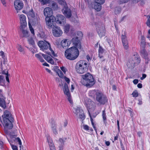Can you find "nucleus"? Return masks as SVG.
<instances>
[{
  "label": "nucleus",
  "instance_id": "nucleus-1",
  "mask_svg": "<svg viewBox=\"0 0 150 150\" xmlns=\"http://www.w3.org/2000/svg\"><path fill=\"white\" fill-rule=\"evenodd\" d=\"M2 117H3L2 123L4 128V132L7 134L8 133L7 129H11L13 128L12 123L14 122V119L10 112L7 110L4 112Z\"/></svg>",
  "mask_w": 150,
  "mask_h": 150
},
{
  "label": "nucleus",
  "instance_id": "nucleus-2",
  "mask_svg": "<svg viewBox=\"0 0 150 150\" xmlns=\"http://www.w3.org/2000/svg\"><path fill=\"white\" fill-rule=\"evenodd\" d=\"M79 54V52L78 48L74 47L66 50L64 54L66 58L70 60L75 59L78 57Z\"/></svg>",
  "mask_w": 150,
  "mask_h": 150
},
{
  "label": "nucleus",
  "instance_id": "nucleus-3",
  "mask_svg": "<svg viewBox=\"0 0 150 150\" xmlns=\"http://www.w3.org/2000/svg\"><path fill=\"white\" fill-rule=\"evenodd\" d=\"M82 84L87 87H90L93 86L95 82L93 76L89 73L82 76Z\"/></svg>",
  "mask_w": 150,
  "mask_h": 150
},
{
  "label": "nucleus",
  "instance_id": "nucleus-4",
  "mask_svg": "<svg viewBox=\"0 0 150 150\" xmlns=\"http://www.w3.org/2000/svg\"><path fill=\"white\" fill-rule=\"evenodd\" d=\"M87 64L86 61L84 60L79 61L76 64L75 66L76 71L80 74H83L86 72L88 70Z\"/></svg>",
  "mask_w": 150,
  "mask_h": 150
},
{
  "label": "nucleus",
  "instance_id": "nucleus-5",
  "mask_svg": "<svg viewBox=\"0 0 150 150\" xmlns=\"http://www.w3.org/2000/svg\"><path fill=\"white\" fill-rule=\"evenodd\" d=\"M140 62V58L137 54L133 55L130 57L127 63V66L129 68H133L135 64H138Z\"/></svg>",
  "mask_w": 150,
  "mask_h": 150
},
{
  "label": "nucleus",
  "instance_id": "nucleus-6",
  "mask_svg": "<svg viewBox=\"0 0 150 150\" xmlns=\"http://www.w3.org/2000/svg\"><path fill=\"white\" fill-rule=\"evenodd\" d=\"M57 1L60 4L64 6V8L62 10V12L63 14L67 18H70L71 15V11L70 9L67 7L65 0H57Z\"/></svg>",
  "mask_w": 150,
  "mask_h": 150
},
{
  "label": "nucleus",
  "instance_id": "nucleus-7",
  "mask_svg": "<svg viewBox=\"0 0 150 150\" xmlns=\"http://www.w3.org/2000/svg\"><path fill=\"white\" fill-rule=\"evenodd\" d=\"M50 123L53 134L57 135L58 134V132L61 131L62 130L61 125L60 124H57L56 122L53 120H51Z\"/></svg>",
  "mask_w": 150,
  "mask_h": 150
},
{
  "label": "nucleus",
  "instance_id": "nucleus-8",
  "mask_svg": "<svg viewBox=\"0 0 150 150\" xmlns=\"http://www.w3.org/2000/svg\"><path fill=\"white\" fill-rule=\"evenodd\" d=\"M84 103L87 108L88 112H93L95 110V105L94 103L91 100L86 98L84 101Z\"/></svg>",
  "mask_w": 150,
  "mask_h": 150
},
{
  "label": "nucleus",
  "instance_id": "nucleus-9",
  "mask_svg": "<svg viewBox=\"0 0 150 150\" xmlns=\"http://www.w3.org/2000/svg\"><path fill=\"white\" fill-rule=\"evenodd\" d=\"M38 44V46L40 48V50L43 51H46L48 49H51L50 43L45 40L39 41Z\"/></svg>",
  "mask_w": 150,
  "mask_h": 150
},
{
  "label": "nucleus",
  "instance_id": "nucleus-10",
  "mask_svg": "<svg viewBox=\"0 0 150 150\" xmlns=\"http://www.w3.org/2000/svg\"><path fill=\"white\" fill-rule=\"evenodd\" d=\"M55 20V18L54 16H51L45 18L46 24L48 28H52V26L54 25V23Z\"/></svg>",
  "mask_w": 150,
  "mask_h": 150
},
{
  "label": "nucleus",
  "instance_id": "nucleus-11",
  "mask_svg": "<svg viewBox=\"0 0 150 150\" xmlns=\"http://www.w3.org/2000/svg\"><path fill=\"white\" fill-rule=\"evenodd\" d=\"M52 33L54 37H58L62 35L63 32L60 27L54 26L52 28Z\"/></svg>",
  "mask_w": 150,
  "mask_h": 150
},
{
  "label": "nucleus",
  "instance_id": "nucleus-12",
  "mask_svg": "<svg viewBox=\"0 0 150 150\" xmlns=\"http://www.w3.org/2000/svg\"><path fill=\"white\" fill-rule=\"evenodd\" d=\"M98 95L96 97V100L97 101L102 104H104L107 102V99L106 97L102 93H97Z\"/></svg>",
  "mask_w": 150,
  "mask_h": 150
},
{
  "label": "nucleus",
  "instance_id": "nucleus-13",
  "mask_svg": "<svg viewBox=\"0 0 150 150\" xmlns=\"http://www.w3.org/2000/svg\"><path fill=\"white\" fill-rule=\"evenodd\" d=\"M96 28L98 33L100 37H102L105 35V30L103 25H98Z\"/></svg>",
  "mask_w": 150,
  "mask_h": 150
},
{
  "label": "nucleus",
  "instance_id": "nucleus-14",
  "mask_svg": "<svg viewBox=\"0 0 150 150\" xmlns=\"http://www.w3.org/2000/svg\"><path fill=\"white\" fill-rule=\"evenodd\" d=\"M57 23L60 24L64 25L66 23V19L64 16L61 14H58L56 17Z\"/></svg>",
  "mask_w": 150,
  "mask_h": 150
},
{
  "label": "nucleus",
  "instance_id": "nucleus-15",
  "mask_svg": "<svg viewBox=\"0 0 150 150\" xmlns=\"http://www.w3.org/2000/svg\"><path fill=\"white\" fill-rule=\"evenodd\" d=\"M63 91L64 93L68 97V100L69 102L71 103H72V101L70 98V94L69 89L67 84L65 83L64 85V88H63Z\"/></svg>",
  "mask_w": 150,
  "mask_h": 150
},
{
  "label": "nucleus",
  "instance_id": "nucleus-16",
  "mask_svg": "<svg viewBox=\"0 0 150 150\" xmlns=\"http://www.w3.org/2000/svg\"><path fill=\"white\" fill-rule=\"evenodd\" d=\"M21 26L20 27L25 28L27 25L26 21V17L23 14H21L19 16Z\"/></svg>",
  "mask_w": 150,
  "mask_h": 150
},
{
  "label": "nucleus",
  "instance_id": "nucleus-17",
  "mask_svg": "<svg viewBox=\"0 0 150 150\" xmlns=\"http://www.w3.org/2000/svg\"><path fill=\"white\" fill-rule=\"evenodd\" d=\"M14 5L16 9L18 11L23 8V4L22 1L19 0H16L14 2Z\"/></svg>",
  "mask_w": 150,
  "mask_h": 150
},
{
  "label": "nucleus",
  "instance_id": "nucleus-18",
  "mask_svg": "<svg viewBox=\"0 0 150 150\" xmlns=\"http://www.w3.org/2000/svg\"><path fill=\"white\" fill-rule=\"evenodd\" d=\"M122 41L124 48L125 50H127L129 47L128 42L127 36L125 34L121 36Z\"/></svg>",
  "mask_w": 150,
  "mask_h": 150
},
{
  "label": "nucleus",
  "instance_id": "nucleus-19",
  "mask_svg": "<svg viewBox=\"0 0 150 150\" xmlns=\"http://www.w3.org/2000/svg\"><path fill=\"white\" fill-rule=\"evenodd\" d=\"M71 42L75 46L76 48L79 49L81 48V42L78 37L73 38L71 40Z\"/></svg>",
  "mask_w": 150,
  "mask_h": 150
},
{
  "label": "nucleus",
  "instance_id": "nucleus-20",
  "mask_svg": "<svg viewBox=\"0 0 150 150\" xmlns=\"http://www.w3.org/2000/svg\"><path fill=\"white\" fill-rule=\"evenodd\" d=\"M53 11L52 8L50 7L45 8L44 10V14L46 17L53 16Z\"/></svg>",
  "mask_w": 150,
  "mask_h": 150
},
{
  "label": "nucleus",
  "instance_id": "nucleus-21",
  "mask_svg": "<svg viewBox=\"0 0 150 150\" xmlns=\"http://www.w3.org/2000/svg\"><path fill=\"white\" fill-rule=\"evenodd\" d=\"M104 51L105 50L99 45L98 50V56L102 62L105 60L103 55V54Z\"/></svg>",
  "mask_w": 150,
  "mask_h": 150
},
{
  "label": "nucleus",
  "instance_id": "nucleus-22",
  "mask_svg": "<svg viewBox=\"0 0 150 150\" xmlns=\"http://www.w3.org/2000/svg\"><path fill=\"white\" fill-rule=\"evenodd\" d=\"M47 140L48 143L50 150H56L55 147L50 137L49 136L47 138Z\"/></svg>",
  "mask_w": 150,
  "mask_h": 150
},
{
  "label": "nucleus",
  "instance_id": "nucleus-23",
  "mask_svg": "<svg viewBox=\"0 0 150 150\" xmlns=\"http://www.w3.org/2000/svg\"><path fill=\"white\" fill-rule=\"evenodd\" d=\"M42 56L49 63H50L52 64H54V62L52 58L49 56L44 54H42Z\"/></svg>",
  "mask_w": 150,
  "mask_h": 150
},
{
  "label": "nucleus",
  "instance_id": "nucleus-24",
  "mask_svg": "<svg viewBox=\"0 0 150 150\" xmlns=\"http://www.w3.org/2000/svg\"><path fill=\"white\" fill-rule=\"evenodd\" d=\"M140 52L142 55L146 59H148V55L146 50L144 48L141 50Z\"/></svg>",
  "mask_w": 150,
  "mask_h": 150
},
{
  "label": "nucleus",
  "instance_id": "nucleus-25",
  "mask_svg": "<svg viewBox=\"0 0 150 150\" xmlns=\"http://www.w3.org/2000/svg\"><path fill=\"white\" fill-rule=\"evenodd\" d=\"M5 99L6 98L4 97L2 98H0V106L4 109H5L6 108Z\"/></svg>",
  "mask_w": 150,
  "mask_h": 150
},
{
  "label": "nucleus",
  "instance_id": "nucleus-26",
  "mask_svg": "<svg viewBox=\"0 0 150 150\" xmlns=\"http://www.w3.org/2000/svg\"><path fill=\"white\" fill-rule=\"evenodd\" d=\"M100 92L99 91H96L94 90H91L89 92V95L90 96L94 98L95 95L96 96V97H97L98 95L97 93Z\"/></svg>",
  "mask_w": 150,
  "mask_h": 150
},
{
  "label": "nucleus",
  "instance_id": "nucleus-27",
  "mask_svg": "<svg viewBox=\"0 0 150 150\" xmlns=\"http://www.w3.org/2000/svg\"><path fill=\"white\" fill-rule=\"evenodd\" d=\"M24 28L20 27L21 30H22V37L27 38L29 36L28 32L27 30H24Z\"/></svg>",
  "mask_w": 150,
  "mask_h": 150
},
{
  "label": "nucleus",
  "instance_id": "nucleus-28",
  "mask_svg": "<svg viewBox=\"0 0 150 150\" xmlns=\"http://www.w3.org/2000/svg\"><path fill=\"white\" fill-rule=\"evenodd\" d=\"M10 138L12 140H13L15 142H18L19 145H22V142L21 140L19 137H16L13 135L10 136Z\"/></svg>",
  "mask_w": 150,
  "mask_h": 150
},
{
  "label": "nucleus",
  "instance_id": "nucleus-29",
  "mask_svg": "<svg viewBox=\"0 0 150 150\" xmlns=\"http://www.w3.org/2000/svg\"><path fill=\"white\" fill-rule=\"evenodd\" d=\"M101 4L95 2L94 8L97 11H100L101 8Z\"/></svg>",
  "mask_w": 150,
  "mask_h": 150
},
{
  "label": "nucleus",
  "instance_id": "nucleus-30",
  "mask_svg": "<svg viewBox=\"0 0 150 150\" xmlns=\"http://www.w3.org/2000/svg\"><path fill=\"white\" fill-rule=\"evenodd\" d=\"M67 39H65L63 40L61 42V45L62 47L63 48H64L65 47H68V44L67 43Z\"/></svg>",
  "mask_w": 150,
  "mask_h": 150
},
{
  "label": "nucleus",
  "instance_id": "nucleus-31",
  "mask_svg": "<svg viewBox=\"0 0 150 150\" xmlns=\"http://www.w3.org/2000/svg\"><path fill=\"white\" fill-rule=\"evenodd\" d=\"M42 54L41 53H40L39 54H36L35 56L36 57H37L41 62H44L45 61L41 57V56H42Z\"/></svg>",
  "mask_w": 150,
  "mask_h": 150
},
{
  "label": "nucleus",
  "instance_id": "nucleus-32",
  "mask_svg": "<svg viewBox=\"0 0 150 150\" xmlns=\"http://www.w3.org/2000/svg\"><path fill=\"white\" fill-rule=\"evenodd\" d=\"M4 77L2 75H0V85L4 86Z\"/></svg>",
  "mask_w": 150,
  "mask_h": 150
},
{
  "label": "nucleus",
  "instance_id": "nucleus-33",
  "mask_svg": "<svg viewBox=\"0 0 150 150\" xmlns=\"http://www.w3.org/2000/svg\"><path fill=\"white\" fill-rule=\"evenodd\" d=\"M28 42L29 44L33 47L35 45V42L33 39L31 38H28Z\"/></svg>",
  "mask_w": 150,
  "mask_h": 150
},
{
  "label": "nucleus",
  "instance_id": "nucleus-34",
  "mask_svg": "<svg viewBox=\"0 0 150 150\" xmlns=\"http://www.w3.org/2000/svg\"><path fill=\"white\" fill-rule=\"evenodd\" d=\"M81 110H81L79 108H74V112L76 115L78 116L79 113H81Z\"/></svg>",
  "mask_w": 150,
  "mask_h": 150
},
{
  "label": "nucleus",
  "instance_id": "nucleus-35",
  "mask_svg": "<svg viewBox=\"0 0 150 150\" xmlns=\"http://www.w3.org/2000/svg\"><path fill=\"white\" fill-rule=\"evenodd\" d=\"M55 70L56 71L58 76L60 77H63L64 75L62 71L60 69H58L57 68H56Z\"/></svg>",
  "mask_w": 150,
  "mask_h": 150
},
{
  "label": "nucleus",
  "instance_id": "nucleus-36",
  "mask_svg": "<svg viewBox=\"0 0 150 150\" xmlns=\"http://www.w3.org/2000/svg\"><path fill=\"white\" fill-rule=\"evenodd\" d=\"M52 7L53 9L56 10L58 8V5L55 2H52Z\"/></svg>",
  "mask_w": 150,
  "mask_h": 150
},
{
  "label": "nucleus",
  "instance_id": "nucleus-37",
  "mask_svg": "<svg viewBox=\"0 0 150 150\" xmlns=\"http://www.w3.org/2000/svg\"><path fill=\"white\" fill-rule=\"evenodd\" d=\"M80 118L82 120H84L85 118V116L84 114L83 110H81V113H79V115Z\"/></svg>",
  "mask_w": 150,
  "mask_h": 150
},
{
  "label": "nucleus",
  "instance_id": "nucleus-38",
  "mask_svg": "<svg viewBox=\"0 0 150 150\" xmlns=\"http://www.w3.org/2000/svg\"><path fill=\"white\" fill-rule=\"evenodd\" d=\"M92 112H88L90 117V119H91V118L93 119V118H94L95 117H96L97 115L96 113H92Z\"/></svg>",
  "mask_w": 150,
  "mask_h": 150
},
{
  "label": "nucleus",
  "instance_id": "nucleus-39",
  "mask_svg": "<svg viewBox=\"0 0 150 150\" xmlns=\"http://www.w3.org/2000/svg\"><path fill=\"white\" fill-rule=\"evenodd\" d=\"M42 5H44L49 3L50 2V0H39Z\"/></svg>",
  "mask_w": 150,
  "mask_h": 150
},
{
  "label": "nucleus",
  "instance_id": "nucleus-40",
  "mask_svg": "<svg viewBox=\"0 0 150 150\" xmlns=\"http://www.w3.org/2000/svg\"><path fill=\"white\" fill-rule=\"evenodd\" d=\"M76 35L77 36L76 37H78V38H81L83 36V34L81 31H78L77 32Z\"/></svg>",
  "mask_w": 150,
  "mask_h": 150
},
{
  "label": "nucleus",
  "instance_id": "nucleus-41",
  "mask_svg": "<svg viewBox=\"0 0 150 150\" xmlns=\"http://www.w3.org/2000/svg\"><path fill=\"white\" fill-rule=\"evenodd\" d=\"M102 112L103 118V119L104 122L105 123V122H106V113H105V110H104Z\"/></svg>",
  "mask_w": 150,
  "mask_h": 150
},
{
  "label": "nucleus",
  "instance_id": "nucleus-42",
  "mask_svg": "<svg viewBox=\"0 0 150 150\" xmlns=\"http://www.w3.org/2000/svg\"><path fill=\"white\" fill-rule=\"evenodd\" d=\"M70 25L68 24H67L65 26L64 29L65 32L67 33L69 30Z\"/></svg>",
  "mask_w": 150,
  "mask_h": 150
},
{
  "label": "nucleus",
  "instance_id": "nucleus-43",
  "mask_svg": "<svg viewBox=\"0 0 150 150\" xmlns=\"http://www.w3.org/2000/svg\"><path fill=\"white\" fill-rule=\"evenodd\" d=\"M64 141L63 139L61 138L59 139L58 141V143L59 146H63L64 145Z\"/></svg>",
  "mask_w": 150,
  "mask_h": 150
},
{
  "label": "nucleus",
  "instance_id": "nucleus-44",
  "mask_svg": "<svg viewBox=\"0 0 150 150\" xmlns=\"http://www.w3.org/2000/svg\"><path fill=\"white\" fill-rule=\"evenodd\" d=\"M133 96L134 97H137L138 96V93L137 91H135L132 94Z\"/></svg>",
  "mask_w": 150,
  "mask_h": 150
},
{
  "label": "nucleus",
  "instance_id": "nucleus-45",
  "mask_svg": "<svg viewBox=\"0 0 150 150\" xmlns=\"http://www.w3.org/2000/svg\"><path fill=\"white\" fill-rule=\"evenodd\" d=\"M105 2V0H95V2L100 4H103Z\"/></svg>",
  "mask_w": 150,
  "mask_h": 150
},
{
  "label": "nucleus",
  "instance_id": "nucleus-46",
  "mask_svg": "<svg viewBox=\"0 0 150 150\" xmlns=\"http://www.w3.org/2000/svg\"><path fill=\"white\" fill-rule=\"evenodd\" d=\"M91 121L92 125L93 126V128H94L95 130L96 131V132H97V129L96 127L95 126V125H94V122H93V119H92L91 118Z\"/></svg>",
  "mask_w": 150,
  "mask_h": 150
},
{
  "label": "nucleus",
  "instance_id": "nucleus-47",
  "mask_svg": "<svg viewBox=\"0 0 150 150\" xmlns=\"http://www.w3.org/2000/svg\"><path fill=\"white\" fill-rule=\"evenodd\" d=\"M91 121L92 125L93 126V128H94L95 130L96 131V132H97V129L96 127L95 126V125H94V122H93V119H92L91 118Z\"/></svg>",
  "mask_w": 150,
  "mask_h": 150
},
{
  "label": "nucleus",
  "instance_id": "nucleus-48",
  "mask_svg": "<svg viewBox=\"0 0 150 150\" xmlns=\"http://www.w3.org/2000/svg\"><path fill=\"white\" fill-rule=\"evenodd\" d=\"M18 50L20 52H22L23 51V49L22 47L20 45H18L17 47Z\"/></svg>",
  "mask_w": 150,
  "mask_h": 150
},
{
  "label": "nucleus",
  "instance_id": "nucleus-49",
  "mask_svg": "<svg viewBox=\"0 0 150 150\" xmlns=\"http://www.w3.org/2000/svg\"><path fill=\"white\" fill-rule=\"evenodd\" d=\"M121 10L120 8L116 7L115 9V12L116 13H118L120 12Z\"/></svg>",
  "mask_w": 150,
  "mask_h": 150
},
{
  "label": "nucleus",
  "instance_id": "nucleus-50",
  "mask_svg": "<svg viewBox=\"0 0 150 150\" xmlns=\"http://www.w3.org/2000/svg\"><path fill=\"white\" fill-rule=\"evenodd\" d=\"M83 127L84 129L86 130H88L89 129V127L87 125H83Z\"/></svg>",
  "mask_w": 150,
  "mask_h": 150
},
{
  "label": "nucleus",
  "instance_id": "nucleus-51",
  "mask_svg": "<svg viewBox=\"0 0 150 150\" xmlns=\"http://www.w3.org/2000/svg\"><path fill=\"white\" fill-rule=\"evenodd\" d=\"M141 40L142 45H143L144 46L145 45V40H144V38L143 37H142L141 38Z\"/></svg>",
  "mask_w": 150,
  "mask_h": 150
},
{
  "label": "nucleus",
  "instance_id": "nucleus-52",
  "mask_svg": "<svg viewBox=\"0 0 150 150\" xmlns=\"http://www.w3.org/2000/svg\"><path fill=\"white\" fill-rule=\"evenodd\" d=\"M0 55L2 57V58H4L5 56L4 53L3 51H1L0 52Z\"/></svg>",
  "mask_w": 150,
  "mask_h": 150
},
{
  "label": "nucleus",
  "instance_id": "nucleus-53",
  "mask_svg": "<svg viewBox=\"0 0 150 150\" xmlns=\"http://www.w3.org/2000/svg\"><path fill=\"white\" fill-rule=\"evenodd\" d=\"M64 79L65 80V81H66V82L68 83H69L70 82V80L67 77H64Z\"/></svg>",
  "mask_w": 150,
  "mask_h": 150
},
{
  "label": "nucleus",
  "instance_id": "nucleus-54",
  "mask_svg": "<svg viewBox=\"0 0 150 150\" xmlns=\"http://www.w3.org/2000/svg\"><path fill=\"white\" fill-rule=\"evenodd\" d=\"M12 147L13 150H18L17 147L16 146L12 145Z\"/></svg>",
  "mask_w": 150,
  "mask_h": 150
},
{
  "label": "nucleus",
  "instance_id": "nucleus-55",
  "mask_svg": "<svg viewBox=\"0 0 150 150\" xmlns=\"http://www.w3.org/2000/svg\"><path fill=\"white\" fill-rule=\"evenodd\" d=\"M146 74H142V77H141L140 79L141 80H143L146 77Z\"/></svg>",
  "mask_w": 150,
  "mask_h": 150
},
{
  "label": "nucleus",
  "instance_id": "nucleus-56",
  "mask_svg": "<svg viewBox=\"0 0 150 150\" xmlns=\"http://www.w3.org/2000/svg\"><path fill=\"white\" fill-rule=\"evenodd\" d=\"M3 143L0 140V148L2 149L3 148Z\"/></svg>",
  "mask_w": 150,
  "mask_h": 150
},
{
  "label": "nucleus",
  "instance_id": "nucleus-57",
  "mask_svg": "<svg viewBox=\"0 0 150 150\" xmlns=\"http://www.w3.org/2000/svg\"><path fill=\"white\" fill-rule=\"evenodd\" d=\"M30 30L31 33L34 35H35L34 31L33 28H30Z\"/></svg>",
  "mask_w": 150,
  "mask_h": 150
},
{
  "label": "nucleus",
  "instance_id": "nucleus-58",
  "mask_svg": "<svg viewBox=\"0 0 150 150\" xmlns=\"http://www.w3.org/2000/svg\"><path fill=\"white\" fill-rule=\"evenodd\" d=\"M86 59L88 61H89L91 60L92 57H90L89 55H87L86 56Z\"/></svg>",
  "mask_w": 150,
  "mask_h": 150
},
{
  "label": "nucleus",
  "instance_id": "nucleus-59",
  "mask_svg": "<svg viewBox=\"0 0 150 150\" xmlns=\"http://www.w3.org/2000/svg\"><path fill=\"white\" fill-rule=\"evenodd\" d=\"M141 0H132V2L134 3H137L140 1Z\"/></svg>",
  "mask_w": 150,
  "mask_h": 150
},
{
  "label": "nucleus",
  "instance_id": "nucleus-60",
  "mask_svg": "<svg viewBox=\"0 0 150 150\" xmlns=\"http://www.w3.org/2000/svg\"><path fill=\"white\" fill-rule=\"evenodd\" d=\"M2 4L4 6H6V2L5 1V0H1Z\"/></svg>",
  "mask_w": 150,
  "mask_h": 150
},
{
  "label": "nucleus",
  "instance_id": "nucleus-61",
  "mask_svg": "<svg viewBox=\"0 0 150 150\" xmlns=\"http://www.w3.org/2000/svg\"><path fill=\"white\" fill-rule=\"evenodd\" d=\"M133 82L135 84H136L138 82V80L137 79H135L133 81Z\"/></svg>",
  "mask_w": 150,
  "mask_h": 150
},
{
  "label": "nucleus",
  "instance_id": "nucleus-62",
  "mask_svg": "<svg viewBox=\"0 0 150 150\" xmlns=\"http://www.w3.org/2000/svg\"><path fill=\"white\" fill-rule=\"evenodd\" d=\"M61 69L65 73L66 71L65 68L64 67H61Z\"/></svg>",
  "mask_w": 150,
  "mask_h": 150
},
{
  "label": "nucleus",
  "instance_id": "nucleus-63",
  "mask_svg": "<svg viewBox=\"0 0 150 150\" xmlns=\"http://www.w3.org/2000/svg\"><path fill=\"white\" fill-rule=\"evenodd\" d=\"M146 23L147 25L150 28V21H147Z\"/></svg>",
  "mask_w": 150,
  "mask_h": 150
},
{
  "label": "nucleus",
  "instance_id": "nucleus-64",
  "mask_svg": "<svg viewBox=\"0 0 150 150\" xmlns=\"http://www.w3.org/2000/svg\"><path fill=\"white\" fill-rule=\"evenodd\" d=\"M137 86V87L139 88H141L142 87V85L140 83H138Z\"/></svg>",
  "mask_w": 150,
  "mask_h": 150
}]
</instances>
